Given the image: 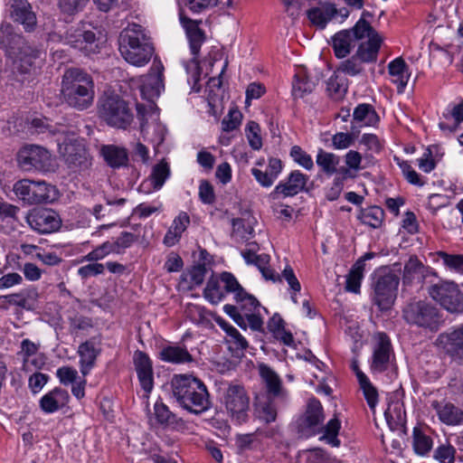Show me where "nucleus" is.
Segmentation results:
<instances>
[{"instance_id":"obj_1","label":"nucleus","mask_w":463,"mask_h":463,"mask_svg":"<svg viewBox=\"0 0 463 463\" xmlns=\"http://www.w3.org/2000/svg\"><path fill=\"white\" fill-rule=\"evenodd\" d=\"M94 88V81L90 74L80 68H69L65 70L61 79V99L68 106L78 110H84L93 103Z\"/></svg>"},{"instance_id":"obj_2","label":"nucleus","mask_w":463,"mask_h":463,"mask_svg":"<svg viewBox=\"0 0 463 463\" xmlns=\"http://www.w3.org/2000/svg\"><path fill=\"white\" fill-rule=\"evenodd\" d=\"M119 52L128 63L144 66L150 61L154 48L143 27L134 24L120 33Z\"/></svg>"},{"instance_id":"obj_3","label":"nucleus","mask_w":463,"mask_h":463,"mask_svg":"<svg viewBox=\"0 0 463 463\" xmlns=\"http://www.w3.org/2000/svg\"><path fill=\"white\" fill-rule=\"evenodd\" d=\"M402 317L409 325L431 332L438 331L442 324V315L439 309L426 299L410 301L403 307Z\"/></svg>"},{"instance_id":"obj_4","label":"nucleus","mask_w":463,"mask_h":463,"mask_svg":"<svg viewBox=\"0 0 463 463\" xmlns=\"http://www.w3.org/2000/svg\"><path fill=\"white\" fill-rule=\"evenodd\" d=\"M99 114L109 126L119 129H127L134 119L128 103L115 93H105L99 99Z\"/></svg>"},{"instance_id":"obj_5","label":"nucleus","mask_w":463,"mask_h":463,"mask_svg":"<svg viewBox=\"0 0 463 463\" xmlns=\"http://www.w3.org/2000/svg\"><path fill=\"white\" fill-rule=\"evenodd\" d=\"M173 394L182 405H203L208 401L206 386L191 375H175L171 382Z\"/></svg>"},{"instance_id":"obj_6","label":"nucleus","mask_w":463,"mask_h":463,"mask_svg":"<svg viewBox=\"0 0 463 463\" xmlns=\"http://www.w3.org/2000/svg\"><path fill=\"white\" fill-rule=\"evenodd\" d=\"M13 191L20 200L30 205L51 203L57 195L55 187L50 184L29 179L17 181Z\"/></svg>"},{"instance_id":"obj_7","label":"nucleus","mask_w":463,"mask_h":463,"mask_svg":"<svg viewBox=\"0 0 463 463\" xmlns=\"http://www.w3.org/2000/svg\"><path fill=\"white\" fill-rule=\"evenodd\" d=\"M399 282V277L392 272L383 270L375 274L372 299L381 311L389 310L393 305Z\"/></svg>"},{"instance_id":"obj_8","label":"nucleus","mask_w":463,"mask_h":463,"mask_svg":"<svg viewBox=\"0 0 463 463\" xmlns=\"http://www.w3.org/2000/svg\"><path fill=\"white\" fill-rule=\"evenodd\" d=\"M73 136H67L65 133L63 136L58 137L59 152L69 168L74 172L84 171L91 165L90 159L83 141Z\"/></svg>"},{"instance_id":"obj_9","label":"nucleus","mask_w":463,"mask_h":463,"mask_svg":"<svg viewBox=\"0 0 463 463\" xmlns=\"http://www.w3.org/2000/svg\"><path fill=\"white\" fill-rule=\"evenodd\" d=\"M430 297L451 314L463 313V293L454 281L441 280L428 288Z\"/></svg>"},{"instance_id":"obj_10","label":"nucleus","mask_w":463,"mask_h":463,"mask_svg":"<svg viewBox=\"0 0 463 463\" xmlns=\"http://www.w3.org/2000/svg\"><path fill=\"white\" fill-rule=\"evenodd\" d=\"M17 163L24 171L50 172L53 170L52 158L43 146L25 145L17 153Z\"/></svg>"},{"instance_id":"obj_11","label":"nucleus","mask_w":463,"mask_h":463,"mask_svg":"<svg viewBox=\"0 0 463 463\" xmlns=\"http://www.w3.org/2000/svg\"><path fill=\"white\" fill-rule=\"evenodd\" d=\"M325 413L323 407H307L296 420L298 433L303 438H310L323 432Z\"/></svg>"},{"instance_id":"obj_12","label":"nucleus","mask_w":463,"mask_h":463,"mask_svg":"<svg viewBox=\"0 0 463 463\" xmlns=\"http://www.w3.org/2000/svg\"><path fill=\"white\" fill-rule=\"evenodd\" d=\"M9 58L13 61V71L20 74L31 73L43 61L42 52L28 43L21 45Z\"/></svg>"},{"instance_id":"obj_13","label":"nucleus","mask_w":463,"mask_h":463,"mask_svg":"<svg viewBox=\"0 0 463 463\" xmlns=\"http://www.w3.org/2000/svg\"><path fill=\"white\" fill-rule=\"evenodd\" d=\"M29 226L43 234L57 231L61 224L58 213L51 209H33L26 216Z\"/></svg>"},{"instance_id":"obj_14","label":"nucleus","mask_w":463,"mask_h":463,"mask_svg":"<svg viewBox=\"0 0 463 463\" xmlns=\"http://www.w3.org/2000/svg\"><path fill=\"white\" fill-rule=\"evenodd\" d=\"M373 357L371 369L376 373L387 370L393 350L390 337L383 332H377L373 337Z\"/></svg>"},{"instance_id":"obj_15","label":"nucleus","mask_w":463,"mask_h":463,"mask_svg":"<svg viewBox=\"0 0 463 463\" xmlns=\"http://www.w3.org/2000/svg\"><path fill=\"white\" fill-rule=\"evenodd\" d=\"M164 66L161 61H154L149 72L143 77L140 92L144 99L153 101L164 90Z\"/></svg>"},{"instance_id":"obj_16","label":"nucleus","mask_w":463,"mask_h":463,"mask_svg":"<svg viewBox=\"0 0 463 463\" xmlns=\"http://www.w3.org/2000/svg\"><path fill=\"white\" fill-rule=\"evenodd\" d=\"M437 344L453 360L463 362V326L441 333Z\"/></svg>"},{"instance_id":"obj_17","label":"nucleus","mask_w":463,"mask_h":463,"mask_svg":"<svg viewBox=\"0 0 463 463\" xmlns=\"http://www.w3.org/2000/svg\"><path fill=\"white\" fill-rule=\"evenodd\" d=\"M133 361L138 381L144 391L143 397L148 398V394L151 392L154 386L152 361L145 352L139 350L134 353Z\"/></svg>"},{"instance_id":"obj_18","label":"nucleus","mask_w":463,"mask_h":463,"mask_svg":"<svg viewBox=\"0 0 463 463\" xmlns=\"http://www.w3.org/2000/svg\"><path fill=\"white\" fill-rule=\"evenodd\" d=\"M179 20L189 41L191 52L194 57H197L202 44L206 39L205 33L199 27L202 21L189 18L183 10L179 12Z\"/></svg>"},{"instance_id":"obj_19","label":"nucleus","mask_w":463,"mask_h":463,"mask_svg":"<svg viewBox=\"0 0 463 463\" xmlns=\"http://www.w3.org/2000/svg\"><path fill=\"white\" fill-rule=\"evenodd\" d=\"M308 176L302 174L298 170L292 171L285 182L279 183L272 192L273 198H277L279 194L284 197L294 196L302 191H306V184Z\"/></svg>"},{"instance_id":"obj_20","label":"nucleus","mask_w":463,"mask_h":463,"mask_svg":"<svg viewBox=\"0 0 463 463\" xmlns=\"http://www.w3.org/2000/svg\"><path fill=\"white\" fill-rule=\"evenodd\" d=\"M11 15L14 20L21 24L26 32H32L36 26V16L27 0H9Z\"/></svg>"},{"instance_id":"obj_21","label":"nucleus","mask_w":463,"mask_h":463,"mask_svg":"<svg viewBox=\"0 0 463 463\" xmlns=\"http://www.w3.org/2000/svg\"><path fill=\"white\" fill-rule=\"evenodd\" d=\"M260 375L265 384L269 399L284 398L287 394L278 373L265 364L259 365Z\"/></svg>"},{"instance_id":"obj_22","label":"nucleus","mask_w":463,"mask_h":463,"mask_svg":"<svg viewBox=\"0 0 463 463\" xmlns=\"http://www.w3.org/2000/svg\"><path fill=\"white\" fill-rule=\"evenodd\" d=\"M146 415L151 426L161 425L178 429L184 424L181 419H177L175 414L168 410V407H153V410L146 407Z\"/></svg>"},{"instance_id":"obj_23","label":"nucleus","mask_w":463,"mask_h":463,"mask_svg":"<svg viewBox=\"0 0 463 463\" xmlns=\"http://www.w3.org/2000/svg\"><path fill=\"white\" fill-rule=\"evenodd\" d=\"M25 43L24 39L14 32V27L10 24H1L0 48L5 51L8 57L14 56V53L17 52L21 45H24Z\"/></svg>"},{"instance_id":"obj_24","label":"nucleus","mask_w":463,"mask_h":463,"mask_svg":"<svg viewBox=\"0 0 463 463\" xmlns=\"http://www.w3.org/2000/svg\"><path fill=\"white\" fill-rule=\"evenodd\" d=\"M68 43L73 47L83 51L87 54L98 52L96 34L92 31L75 30L67 34Z\"/></svg>"},{"instance_id":"obj_25","label":"nucleus","mask_w":463,"mask_h":463,"mask_svg":"<svg viewBox=\"0 0 463 463\" xmlns=\"http://www.w3.org/2000/svg\"><path fill=\"white\" fill-rule=\"evenodd\" d=\"M378 121L379 116L373 107L363 103L354 109L351 127H356V130L361 132L362 128L374 126Z\"/></svg>"},{"instance_id":"obj_26","label":"nucleus","mask_w":463,"mask_h":463,"mask_svg":"<svg viewBox=\"0 0 463 463\" xmlns=\"http://www.w3.org/2000/svg\"><path fill=\"white\" fill-rule=\"evenodd\" d=\"M336 14L337 8L335 4L323 3L317 7L309 9L307 11V17L313 25L323 29Z\"/></svg>"},{"instance_id":"obj_27","label":"nucleus","mask_w":463,"mask_h":463,"mask_svg":"<svg viewBox=\"0 0 463 463\" xmlns=\"http://www.w3.org/2000/svg\"><path fill=\"white\" fill-rule=\"evenodd\" d=\"M100 154L105 162L112 168L127 166L128 154L126 148L115 145H103L100 147Z\"/></svg>"},{"instance_id":"obj_28","label":"nucleus","mask_w":463,"mask_h":463,"mask_svg":"<svg viewBox=\"0 0 463 463\" xmlns=\"http://www.w3.org/2000/svg\"><path fill=\"white\" fill-rule=\"evenodd\" d=\"M78 354L80 358V371L83 375H86L94 366L97 356L99 354V350L96 347L95 339L91 338L80 344Z\"/></svg>"},{"instance_id":"obj_29","label":"nucleus","mask_w":463,"mask_h":463,"mask_svg":"<svg viewBox=\"0 0 463 463\" xmlns=\"http://www.w3.org/2000/svg\"><path fill=\"white\" fill-rule=\"evenodd\" d=\"M159 358L166 363L181 364L194 362L193 355L185 346L178 345H167L162 348Z\"/></svg>"},{"instance_id":"obj_30","label":"nucleus","mask_w":463,"mask_h":463,"mask_svg":"<svg viewBox=\"0 0 463 463\" xmlns=\"http://www.w3.org/2000/svg\"><path fill=\"white\" fill-rule=\"evenodd\" d=\"M38 297V292L34 288H25L17 293H13L0 297V301H7L11 306H16L24 309L33 308V301Z\"/></svg>"},{"instance_id":"obj_31","label":"nucleus","mask_w":463,"mask_h":463,"mask_svg":"<svg viewBox=\"0 0 463 463\" xmlns=\"http://www.w3.org/2000/svg\"><path fill=\"white\" fill-rule=\"evenodd\" d=\"M382 42L383 39L380 34H374L373 38L367 39V41L359 44L355 55L363 62L376 61Z\"/></svg>"},{"instance_id":"obj_32","label":"nucleus","mask_w":463,"mask_h":463,"mask_svg":"<svg viewBox=\"0 0 463 463\" xmlns=\"http://www.w3.org/2000/svg\"><path fill=\"white\" fill-rule=\"evenodd\" d=\"M354 43L351 31L343 30L336 33L332 37V47L335 55L338 59L346 57L354 47Z\"/></svg>"},{"instance_id":"obj_33","label":"nucleus","mask_w":463,"mask_h":463,"mask_svg":"<svg viewBox=\"0 0 463 463\" xmlns=\"http://www.w3.org/2000/svg\"><path fill=\"white\" fill-rule=\"evenodd\" d=\"M389 74L393 77V82L397 84L398 91L402 92L409 80L408 66L402 58H396L388 65Z\"/></svg>"},{"instance_id":"obj_34","label":"nucleus","mask_w":463,"mask_h":463,"mask_svg":"<svg viewBox=\"0 0 463 463\" xmlns=\"http://www.w3.org/2000/svg\"><path fill=\"white\" fill-rule=\"evenodd\" d=\"M386 423L391 430L406 432V412L404 407H387L384 411Z\"/></svg>"},{"instance_id":"obj_35","label":"nucleus","mask_w":463,"mask_h":463,"mask_svg":"<svg viewBox=\"0 0 463 463\" xmlns=\"http://www.w3.org/2000/svg\"><path fill=\"white\" fill-rule=\"evenodd\" d=\"M426 270L425 266L417 257L411 256L404 265L403 283L411 284L415 281L420 282Z\"/></svg>"},{"instance_id":"obj_36","label":"nucleus","mask_w":463,"mask_h":463,"mask_svg":"<svg viewBox=\"0 0 463 463\" xmlns=\"http://www.w3.org/2000/svg\"><path fill=\"white\" fill-rule=\"evenodd\" d=\"M316 163L325 175L331 176L338 172L337 166L340 163V157L334 153L320 148L317 155Z\"/></svg>"},{"instance_id":"obj_37","label":"nucleus","mask_w":463,"mask_h":463,"mask_svg":"<svg viewBox=\"0 0 463 463\" xmlns=\"http://www.w3.org/2000/svg\"><path fill=\"white\" fill-rule=\"evenodd\" d=\"M316 83L305 73L298 72L295 75L293 81L292 95L295 99H302L315 89Z\"/></svg>"},{"instance_id":"obj_38","label":"nucleus","mask_w":463,"mask_h":463,"mask_svg":"<svg viewBox=\"0 0 463 463\" xmlns=\"http://www.w3.org/2000/svg\"><path fill=\"white\" fill-rule=\"evenodd\" d=\"M225 296L224 289L221 287V280L212 276L207 281L203 290V297L212 304H218Z\"/></svg>"},{"instance_id":"obj_39","label":"nucleus","mask_w":463,"mask_h":463,"mask_svg":"<svg viewBox=\"0 0 463 463\" xmlns=\"http://www.w3.org/2000/svg\"><path fill=\"white\" fill-rule=\"evenodd\" d=\"M439 420L448 425L463 423V409L461 407H436Z\"/></svg>"},{"instance_id":"obj_40","label":"nucleus","mask_w":463,"mask_h":463,"mask_svg":"<svg viewBox=\"0 0 463 463\" xmlns=\"http://www.w3.org/2000/svg\"><path fill=\"white\" fill-rule=\"evenodd\" d=\"M364 276V264L362 260H357L350 269L347 278L345 289L354 293H358L360 290L361 280Z\"/></svg>"},{"instance_id":"obj_41","label":"nucleus","mask_w":463,"mask_h":463,"mask_svg":"<svg viewBox=\"0 0 463 463\" xmlns=\"http://www.w3.org/2000/svg\"><path fill=\"white\" fill-rule=\"evenodd\" d=\"M359 134L356 127H351L350 132H337L332 137V146L335 149H346L354 144Z\"/></svg>"},{"instance_id":"obj_42","label":"nucleus","mask_w":463,"mask_h":463,"mask_svg":"<svg viewBox=\"0 0 463 463\" xmlns=\"http://www.w3.org/2000/svg\"><path fill=\"white\" fill-rule=\"evenodd\" d=\"M384 218V212L379 206H372L365 209L361 213L360 219L363 223L373 228H378L382 225Z\"/></svg>"},{"instance_id":"obj_43","label":"nucleus","mask_w":463,"mask_h":463,"mask_svg":"<svg viewBox=\"0 0 463 463\" xmlns=\"http://www.w3.org/2000/svg\"><path fill=\"white\" fill-rule=\"evenodd\" d=\"M412 446L414 451L420 456L427 455L432 448V439L430 437L423 434L418 428L413 430V442Z\"/></svg>"},{"instance_id":"obj_44","label":"nucleus","mask_w":463,"mask_h":463,"mask_svg":"<svg viewBox=\"0 0 463 463\" xmlns=\"http://www.w3.org/2000/svg\"><path fill=\"white\" fill-rule=\"evenodd\" d=\"M341 427L340 420L337 419L336 415L334 416L326 424L324 423L323 428V436L322 439H325L334 447H338L340 445V440L337 439V435Z\"/></svg>"},{"instance_id":"obj_45","label":"nucleus","mask_w":463,"mask_h":463,"mask_svg":"<svg viewBox=\"0 0 463 463\" xmlns=\"http://www.w3.org/2000/svg\"><path fill=\"white\" fill-rule=\"evenodd\" d=\"M170 175V168L167 163L160 162L152 170L150 180L155 190L160 189Z\"/></svg>"},{"instance_id":"obj_46","label":"nucleus","mask_w":463,"mask_h":463,"mask_svg":"<svg viewBox=\"0 0 463 463\" xmlns=\"http://www.w3.org/2000/svg\"><path fill=\"white\" fill-rule=\"evenodd\" d=\"M326 90L330 96L338 99L347 91V80L333 74L326 82Z\"/></svg>"},{"instance_id":"obj_47","label":"nucleus","mask_w":463,"mask_h":463,"mask_svg":"<svg viewBox=\"0 0 463 463\" xmlns=\"http://www.w3.org/2000/svg\"><path fill=\"white\" fill-rule=\"evenodd\" d=\"M68 320L69 331L71 335H77L79 333L88 331L93 326L91 318L82 315L74 314L69 317Z\"/></svg>"},{"instance_id":"obj_48","label":"nucleus","mask_w":463,"mask_h":463,"mask_svg":"<svg viewBox=\"0 0 463 463\" xmlns=\"http://www.w3.org/2000/svg\"><path fill=\"white\" fill-rule=\"evenodd\" d=\"M249 398L243 387L235 385L228 388L225 395L226 405H246Z\"/></svg>"},{"instance_id":"obj_49","label":"nucleus","mask_w":463,"mask_h":463,"mask_svg":"<svg viewBox=\"0 0 463 463\" xmlns=\"http://www.w3.org/2000/svg\"><path fill=\"white\" fill-rule=\"evenodd\" d=\"M350 31L352 32V38L354 39V42L362 40L364 37L371 39L373 36H374V34H379L371 26L369 22L364 18H360Z\"/></svg>"},{"instance_id":"obj_50","label":"nucleus","mask_w":463,"mask_h":463,"mask_svg":"<svg viewBox=\"0 0 463 463\" xmlns=\"http://www.w3.org/2000/svg\"><path fill=\"white\" fill-rule=\"evenodd\" d=\"M69 398L70 396L67 391L55 388L41 399L40 405H66L69 402Z\"/></svg>"},{"instance_id":"obj_51","label":"nucleus","mask_w":463,"mask_h":463,"mask_svg":"<svg viewBox=\"0 0 463 463\" xmlns=\"http://www.w3.org/2000/svg\"><path fill=\"white\" fill-rule=\"evenodd\" d=\"M28 124L36 133H44L49 131L52 135H57L59 137L65 134L64 128L56 130L54 127L50 125L49 120L46 118H33L31 120H28Z\"/></svg>"},{"instance_id":"obj_52","label":"nucleus","mask_w":463,"mask_h":463,"mask_svg":"<svg viewBox=\"0 0 463 463\" xmlns=\"http://www.w3.org/2000/svg\"><path fill=\"white\" fill-rule=\"evenodd\" d=\"M358 380L368 405H376L378 402V392L376 389L372 385L364 373H358Z\"/></svg>"},{"instance_id":"obj_53","label":"nucleus","mask_w":463,"mask_h":463,"mask_svg":"<svg viewBox=\"0 0 463 463\" xmlns=\"http://www.w3.org/2000/svg\"><path fill=\"white\" fill-rule=\"evenodd\" d=\"M223 284V289L226 293H233L234 298H240L244 288L240 285L236 278L230 272H222L220 277Z\"/></svg>"},{"instance_id":"obj_54","label":"nucleus","mask_w":463,"mask_h":463,"mask_svg":"<svg viewBox=\"0 0 463 463\" xmlns=\"http://www.w3.org/2000/svg\"><path fill=\"white\" fill-rule=\"evenodd\" d=\"M221 0H183L184 5L193 14H201L219 5Z\"/></svg>"},{"instance_id":"obj_55","label":"nucleus","mask_w":463,"mask_h":463,"mask_svg":"<svg viewBox=\"0 0 463 463\" xmlns=\"http://www.w3.org/2000/svg\"><path fill=\"white\" fill-rule=\"evenodd\" d=\"M232 237L236 240L248 241L253 232L250 225L246 224L245 221L241 218L232 219Z\"/></svg>"},{"instance_id":"obj_56","label":"nucleus","mask_w":463,"mask_h":463,"mask_svg":"<svg viewBox=\"0 0 463 463\" xmlns=\"http://www.w3.org/2000/svg\"><path fill=\"white\" fill-rule=\"evenodd\" d=\"M235 299L239 304L241 311L244 314L245 312H256L260 308V304L258 299L252 295L248 294L245 290L241 292L240 298H236Z\"/></svg>"},{"instance_id":"obj_57","label":"nucleus","mask_w":463,"mask_h":463,"mask_svg":"<svg viewBox=\"0 0 463 463\" xmlns=\"http://www.w3.org/2000/svg\"><path fill=\"white\" fill-rule=\"evenodd\" d=\"M246 137L249 140L250 147L259 150L262 146V140L260 135V128L255 121H250L245 128Z\"/></svg>"},{"instance_id":"obj_58","label":"nucleus","mask_w":463,"mask_h":463,"mask_svg":"<svg viewBox=\"0 0 463 463\" xmlns=\"http://www.w3.org/2000/svg\"><path fill=\"white\" fill-rule=\"evenodd\" d=\"M89 0H57V5L63 14L73 15L80 12Z\"/></svg>"},{"instance_id":"obj_59","label":"nucleus","mask_w":463,"mask_h":463,"mask_svg":"<svg viewBox=\"0 0 463 463\" xmlns=\"http://www.w3.org/2000/svg\"><path fill=\"white\" fill-rule=\"evenodd\" d=\"M438 256L447 268L463 273V254H449L439 251Z\"/></svg>"},{"instance_id":"obj_60","label":"nucleus","mask_w":463,"mask_h":463,"mask_svg":"<svg viewBox=\"0 0 463 463\" xmlns=\"http://www.w3.org/2000/svg\"><path fill=\"white\" fill-rule=\"evenodd\" d=\"M362 64L363 61L354 54L342 61L338 67V71L350 76H355L363 71Z\"/></svg>"},{"instance_id":"obj_61","label":"nucleus","mask_w":463,"mask_h":463,"mask_svg":"<svg viewBox=\"0 0 463 463\" xmlns=\"http://www.w3.org/2000/svg\"><path fill=\"white\" fill-rule=\"evenodd\" d=\"M40 347H41L40 343H34L27 338L24 339L21 342V345H20L21 350L18 353V354L21 355L23 358L24 366L27 365L29 359L32 356L36 355L38 354Z\"/></svg>"},{"instance_id":"obj_62","label":"nucleus","mask_w":463,"mask_h":463,"mask_svg":"<svg viewBox=\"0 0 463 463\" xmlns=\"http://www.w3.org/2000/svg\"><path fill=\"white\" fill-rule=\"evenodd\" d=\"M290 156L296 163L303 166L305 169L311 170L314 167V163L311 156L300 146H292L290 150Z\"/></svg>"},{"instance_id":"obj_63","label":"nucleus","mask_w":463,"mask_h":463,"mask_svg":"<svg viewBox=\"0 0 463 463\" xmlns=\"http://www.w3.org/2000/svg\"><path fill=\"white\" fill-rule=\"evenodd\" d=\"M242 114L237 109H230L228 115L222 121L223 131L230 132L236 129L241 122Z\"/></svg>"},{"instance_id":"obj_64","label":"nucleus","mask_w":463,"mask_h":463,"mask_svg":"<svg viewBox=\"0 0 463 463\" xmlns=\"http://www.w3.org/2000/svg\"><path fill=\"white\" fill-rule=\"evenodd\" d=\"M456 449L453 446L441 445L434 451V458L440 463H455Z\"/></svg>"}]
</instances>
